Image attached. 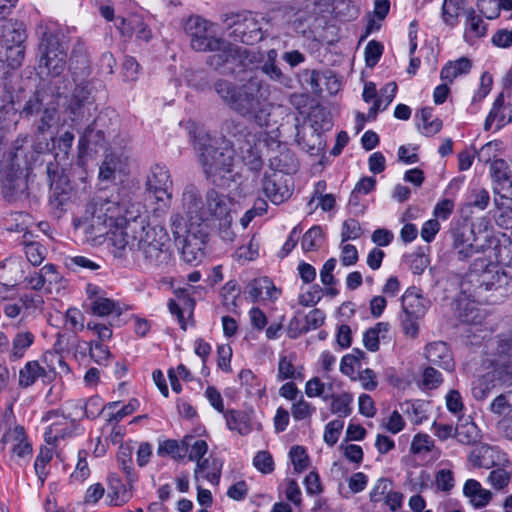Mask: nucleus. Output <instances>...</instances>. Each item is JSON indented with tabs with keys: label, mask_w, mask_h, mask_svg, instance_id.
<instances>
[{
	"label": "nucleus",
	"mask_w": 512,
	"mask_h": 512,
	"mask_svg": "<svg viewBox=\"0 0 512 512\" xmlns=\"http://www.w3.org/2000/svg\"><path fill=\"white\" fill-rule=\"evenodd\" d=\"M493 179L494 202L497 207L512 206V172L508 163L500 158L493 159L490 164Z\"/></svg>",
	"instance_id": "nucleus-8"
},
{
	"label": "nucleus",
	"mask_w": 512,
	"mask_h": 512,
	"mask_svg": "<svg viewBox=\"0 0 512 512\" xmlns=\"http://www.w3.org/2000/svg\"><path fill=\"white\" fill-rule=\"evenodd\" d=\"M133 447L129 444H122L117 454L119 468L125 473L127 481L132 483L136 480L133 468Z\"/></svg>",
	"instance_id": "nucleus-43"
},
{
	"label": "nucleus",
	"mask_w": 512,
	"mask_h": 512,
	"mask_svg": "<svg viewBox=\"0 0 512 512\" xmlns=\"http://www.w3.org/2000/svg\"><path fill=\"white\" fill-rule=\"evenodd\" d=\"M107 208H105L106 211V223L104 228L112 229L115 226L125 224V222L130 221L131 219H128L127 209L124 204H121L116 199H108L107 198Z\"/></svg>",
	"instance_id": "nucleus-34"
},
{
	"label": "nucleus",
	"mask_w": 512,
	"mask_h": 512,
	"mask_svg": "<svg viewBox=\"0 0 512 512\" xmlns=\"http://www.w3.org/2000/svg\"><path fill=\"white\" fill-rule=\"evenodd\" d=\"M427 360L440 368L451 371L454 368L452 353L445 342L430 343L425 348Z\"/></svg>",
	"instance_id": "nucleus-18"
},
{
	"label": "nucleus",
	"mask_w": 512,
	"mask_h": 512,
	"mask_svg": "<svg viewBox=\"0 0 512 512\" xmlns=\"http://www.w3.org/2000/svg\"><path fill=\"white\" fill-rule=\"evenodd\" d=\"M491 371L500 387L512 388V360L496 363Z\"/></svg>",
	"instance_id": "nucleus-55"
},
{
	"label": "nucleus",
	"mask_w": 512,
	"mask_h": 512,
	"mask_svg": "<svg viewBox=\"0 0 512 512\" xmlns=\"http://www.w3.org/2000/svg\"><path fill=\"white\" fill-rule=\"evenodd\" d=\"M465 31L464 38L470 42L477 38L485 37L487 34V25L482 19V15H478L473 7L464 9Z\"/></svg>",
	"instance_id": "nucleus-22"
},
{
	"label": "nucleus",
	"mask_w": 512,
	"mask_h": 512,
	"mask_svg": "<svg viewBox=\"0 0 512 512\" xmlns=\"http://www.w3.org/2000/svg\"><path fill=\"white\" fill-rule=\"evenodd\" d=\"M205 242L202 239L196 237L195 234L189 232L183 240L182 246V259L189 263H196L201 261L204 252Z\"/></svg>",
	"instance_id": "nucleus-31"
},
{
	"label": "nucleus",
	"mask_w": 512,
	"mask_h": 512,
	"mask_svg": "<svg viewBox=\"0 0 512 512\" xmlns=\"http://www.w3.org/2000/svg\"><path fill=\"white\" fill-rule=\"evenodd\" d=\"M69 199L68 182L66 178L57 181L52 180L50 184L49 200L53 207L62 209Z\"/></svg>",
	"instance_id": "nucleus-42"
},
{
	"label": "nucleus",
	"mask_w": 512,
	"mask_h": 512,
	"mask_svg": "<svg viewBox=\"0 0 512 512\" xmlns=\"http://www.w3.org/2000/svg\"><path fill=\"white\" fill-rule=\"evenodd\" d=\"M69 406H74L75 409H79V413L76 414L78 419L86 417L88 419H95L101 415L105 406L102 404L101 398L95 396L89 398L85 403L78 401L76 403L69 402Z\"/></svg>",
	"instance_id": "nucleus-37"
},
{
	"label": "nucleus",
	"mask_w": 512,
	"mask_h": 512,
	"mask_svg": "<svg viewBox=\"0 0 512 512\" xmlns=\"http://www.w3.org/2000/svg\"><path fill=\"white\" fill-rule=\"evenodd\" d=\"M185 457L189 461L199 462L208 452V444L203 439H198L193 435L183 437Z\"/></svg>",
	"instance_id": "nucleus-36"
},
{
	"label": "nucleus",
	"mask_w": 512,
	"mask_h": 512,
	"mask_svg": "<svg viewBox=\"0 0 512 512\" xmlns=\"http://www.w3.org/2000/svg\"><path fill=\"white\" fill-rule=\"evenodd\" d=\"M67 54H60V57L56 58H40L39 69L43 73V68L47 70V75L51 77L60 76L66 68Z\"/></svg>",
	"instance_id": "nucleus-54"
},
{
	"label": "nucleus",
	"mask_w": 512,
	"mask_h": 512,
	"mask_svg": "<svg viewBox=\"0 0 512 512\" xmlns=\"http://www.w3.org/2000/svg\"><path fill=\"white\" fill-rule=\"evenodd\" d=\"M429 306V299L424 297L421 290L415 286L409 287L401 297V310L412 316L424 317Z\"/></svg>",
	"instance_id": "nucleus-15"
},
{
	"label": "nucleus",
	"mask_w": 512,
	"mask_h": 512,
	"mask_svg": "<svg viewBox=\"0 0 512 512\" xmlns=\"http://www.w3.org/2000/svg\"><path fill=\"white\" fill-rule=\"evenodd\" d=\"M269 163L274 173L281 172L284 174H292L296 172L298 168L294 153L286 147H282L278 151V154L270 157Z\"/></svg>",
	"instance_id": "nucleus-28"
},
{
	"label": "nucleus",
	"mask_w": 512,
	"mask_h": 512,
	"mask_svg": "<svg viewBox=\"0 0 512 512\" xmlns=\"http://www.w3.org/2000/svg\"><path fill=\"white\" fill-rule=\"evenodd\" d=\"M199 162L204 174L213 184L221 185L234 165L235 152L229 143L218 141L209 136L202 137L197 142Z\"/></svg>",
	"instance_id": "nucleus-3"
},
{
	"label": "nucleus",
	"mask_w": 512,
	"mask_h": 512,
	"mask_svg": "<svg viewBox=\"0 0 512 512\" xmlns=\"http://www.w3.org/2000/svg\"><path fill=\"white\" fill-rule=\"evenodd\" d=\"M144 231V221L138 220L136 217L131 218L125 224L109 229V239L115 248L114 255L123 257L127 249L136 252L139 235Z\"/></svg>",
	"instance_id": "nucleus-7"
},
{
	"label": "nucleus",
	"mask_w": 512,
	"mask_h": 512,
	"mask_svg": "<svg viewBox=\"0 0 512 512\" xmlns=\"http://www.w3.org/2000/svg\"><path fill=\"white\" fill-rule=\"evenodd\" d=\"M45 375V369L37 361H29L19 372V386L27 388L32 386L39 377Z\"/></svg>",
	"instance_id": "nucleus-44"
},
{
	"label": "nucleus",
	"mask_w": 512,
	"mask_h": 512,
	"mask_svg": "<svg viewBox=\"0 0 512 512\" xmlns=\"http://www.w3.org/2000/svg\"><path fill=\"white\" fill-rule=\"evenodd\" d=\"M43 97L44 92L37 90L33 96L25 102L20 115L25 118L38 115L45 107L43 104Z\"/></svg>",
	"instance_id": "nucleus-58"
},
{
	"label": "nucleus",
	"mask_w": 512,
	"mask_h": 512,
	"mask_svg": "<svg viewBox=\"0 0 512 512\" xmlns=\"http://www.w3.org/2000/svg\"><path fill=\"white\" fill-rule=\"evenodd\" d=\"M281 180L282 176L277 173L265 174L263 178V191L274 204L282 203L289 196V190Z\"/></svg>",
	"instance_id": "nucleus-23"
},
{
	"label": "nucleus",
	"mask_w": 512,
	"mask_h": 512,
	"mask_svg": "<svg viewBox=\"0 0 512 512\" xmlns=\"http://www.w3.org/2000/svg\"><path fill=\"white\" fill-rule=\"evenodd\" d=\"M472 276L476 277L475 281L478 283V289L484 291L506 290L511 281V277L493 263L486 265L481 273H475Z\"/></svg>",
	"instance_id": "nucleus-12"
},
{
	"label": "nucleus",
	"mask_w": 512,
	"mask_h": 512,
	"mask_svg": "<svg viewBox=\"0 0 512 512\" xmlns=\"http://www.w3.org/2000/svg\"><path fill=\"white\" fill-rule=\"evenodd\" d=\"M278 52L276 49H270L265 53L264 60L259 69L271 81L288 86L290 78L286 76L277 65Z\"/></svg>",
	"instance_id": "nucleus-24"
},
{
	"label": "nucleus",
	"mask_w": 512,
	"mask_h": 512,
	"mask_svg": "<svg viewBox=\"0 0 512 512\" xmlns=\"http://www.w3.org/2000/svg\"><path fill=\"white\" fill-rule=\"evenodd\" d=\"M353 397L349 393L333 394L330 410L339 417H347L352 412Z\"/></svg>",
	"instance_id": "nucleus-52"
},
{
	"label": "nucleus",
	"mask_w": 512,
	"mask_h": 512,
	"mask_svg": "<svg viewBox=\"0 0 512 512\" xmlns=\"http://www.w3.org/2000/svg\"><path fill=\"white\" fill-rule=\"evenodd\" d=\"M289 457L297 473H301L308 468L310 461L304 447L293 446L290 449Z\"/></svg>",
	"instance_id": "nucleus-60"
},
{
	"label": "nucleus",
	"mask_w": 512,
	"mask_h": 512,
	"mask_svg": "<svg viewBox=\"0 0 512 512\" xmlns=\"http://www.w3.org/2000/svg\"><path fill=\"white\" fill-rule=\"evenodd\" d=\"M172 180L169 170L165 165L154 164L146 180V190L167 208L172 198Z\"/></svg>",
	"instance_id": "nucleus-9"
},
{
	"label": "nucleus",
	"mask_w": 512,
	"mask_h": 512,
	"mask_svg": "<svg viewBox=\"0 0 512 512\" xmlns=\"http://www.w3.org/2000/svg\"><path fill=\"white\" fill-rule=\"evenodd\" d=\"M64 264L72 272H93L101 268L98 262L86 256H69L65 259Z\"/></svg>",
	"instance_id": "nucleus-51"
},
{
	"label": "nucleus",
	"mask_w": 512,
	"mask_h": 512,
	"mask_svg": "<svg viewBox=\"0 0 512 512\" xmlns=\"http://www.w3.org/2000/svg\"><path fill=\"white\" fill-rule=\"evenodd\" d=\"M510 480L511 472L501 467L493 469L488 476L489 483L496 490L504 489L506 486H508Z\"/></svg>",
	"instance_id": "nucleus-63"
},
{
	"label": "nucleus",
	"mask_w": 512,
	"mask_h": 512,
	"mask_svg": "<svg viewBox=\"0 0 512 512\" xmlns=\"http://www.w3.org/2000/svg\"><path fill=\"white\" fill-rule=\"evenodd\" d=\"M497 386L499 384L494 374L489 371L473 383L472 395L478 401L485 400Z\"/></svg>",
	"instance_id": "nucleus-39"
},
{
	"label": "nucleus",
	"mask_w": 512,
	"mask_h": 512,
	"mask_svg": "<svg viewBox=\"0 0 512 512\" xmlns=\"http://www.w3.org/2000/svg\"><path fill=\"white\" fill-rule=\"evenodd\" d=\"M471 67V61L466 57H461L456 61L446 63L441 69L440 78L451 83L459 75L467 74Z\"/></svg>",
	"instance_id": "nucleus-38"
},
{
	"label": "nucleus",
	"mask_w": 512,
	"mask_h": 512,
	"mask_svg": "<svg viewBox=\"0 0 512 512\" xmlns=\"http://www.w3.org/2000/svg\"><path fill=\"white\" fill-rule=\"evenodd\" d=\"M34 335L30 331L18 332L12 341V349L10 351V358L18 360L22 358L26 350L34 343Z\"/></svg>",
	"instance_id": "nucleus-48"
},
{
	"label": "nucleus",
	"mask_w": 512,
	"mask_h": 512,
	"mask_svg": "<svg viewBox=\"0 0 512 512\" xmlns=\"http://www.w3.org/2000/svg\"><path fill=\"white\" fill-rule=\"evenodd\" d=\"M316 411V408L307 402L303 396L294 402L291 407V414L296 421H301L310 418Z\"/></svg>",
	"instance_id": "nucleus-61"
},
{
	"label": "nucleus",
	"mask_w": 512,
	"mask_h": 512,
	"mask_svg": "<svg viewBox=\"0 0 512 512\" xmlns=\"http://www.w3.org/2000/svg\"><path fill=\"white\" fill-rule=\"evenodd\" d=\"M222 466L223 463L219 458L203 457L199 462H196L194 477L198 480L199 475L205 473L204 478L212 484H218L221 477Z\"/></svg>",
	"instance_id": "nucleus-26"
},
{
	"label": "nucleus",
	"mask_w": 512,
	"mask_h": 512,
	"mask_svg": "<svg viewBox=\"0 0 512 512\" xmlns=\"http://www.w3.org/2000/svg\"><path fill=\"white\" fill-rule=\"evenodd\" d=\"M106 118V113H100L93 123L84 130L79 140L82 147L89 145H94L95 147L104 146L106 134L108 133L103 129L106 123Z\"/></svg>",
	"instance_id": "nucleus-19"
},
{
	"label": "nucleus",
	"mask_w": 512,
	"mask_h": 512,
	"mask_svg": "<svg viewBox=\"0 0 512 512\" xmlns=\"http://www.w3.org/2000/svg\"><path fill=\"white\" fill-rule=\"evenodd\" d=\"M456 440L464 445H474L481 440V433L474 422H465L455 427Z\"/></svg>",
	"instance_id": "nucleus-41"
},
{
	"label": "nucleus",
	"mask_w": 512,
	"mask_h": 512,
	"mask_svg": "<svg viewBox=\"0 0 512 512\" xmlns=\"http://www.w3.org/2000/svg\"><path fill=\"white\" fill-rule=\"evenodd\" d=\"M213 87L232 110L244 117L253 118L260 126L268 124L272 107L269 102L270 85L263 79L254 75L241 86L226 79H218Z\"/></svg>",
	"instance_id": "nucleus-1"
},
{
	"label": "nucleus",
	"mask_w": 512,
	"mask_h": 512,
	"mask_svg": "<svg viewBox=\"0 0 512 512\" xmlns=\"http://www.w3.org/2000/svg\"><path fill=\"white\" fill-rule=\"evenodd\" d=\"M245 293L252 302L265 299H276L278 290L268 277H261L250 281L245 287Z\"/></svg>",
	"instance_id": "nucleus-20"
},
{
	"label": "nucleus",
	"mask_w": 512,
	"mask_h": 512,
	"mask_svg": "<svg viewBox=\"0 0 512 512\" xmlns=\"http://www.w3.org/2000/svg\"><path fill=\"white\" fill-rule=\"evenodd\" d=\"M108 504L112 507H120L126 504L132 497V493L122 482L117 473H110L107 476Z\"/></svg>",
	"instance_id": "nucleus-21"
},
{
	"label": "nucleus",
	"mask_w": 512,
	"mask_h": 512,
	"mask_svg": "<svg viewBox=\"0 0 512 512\" xmlns=\"http://www.w3.org/2000/svg\"><path fill=\"white\" fill-rule=\"evenodd\" d=\"M462 9L458 0H444L441 9L443 22L447 26L455 27L459 22V13Z\"/></svg>",
	"instance_id": "nucleus-56"
},
{
	"label": "nucleus",
	"mask_w": 512,
	"mask_h": 512,
	"mask_svg": "<svg viewBox=\"0 0 512 512\" xmlns=\"http://www.w3.org/2000/svg\"><path fill=\"white\" fill-rule=\"evenodd\" d=\"M323 232L320 226L311 227L302 237L301 246L305 252L317 250L321 246Z\"/></svg>",
	"instance_id": "nucleus-57"
},
{
	"label": "nucleus",
	"mask_w": 512,
	"mask_h": 512,
	"mask_svg": "<svg viewBox=\"0 0 512 512\" xmlns=\"http://www.w3.org/2000/svg\"><path fill=\"white\" fill-rule=\"evenodd\" d=\"M428 405L429 404L427 402L421 400L406 401L401 404V409L404 413L407 414L412 423L418 425L427 419Z\"/></svg>",
	"instance_id": "nucleus-47"
},
{
	"label": "nucleus",
	"mask_w": 512,
	"mask_h": 512,
	"mask_svg": "<svg viewBox=\"0 0 512 512\" xmlns=\"http://www.w3.org/2000/svg\"><path fill=\"white\" fill-rule=\"evenodd\" d=\"M213 28L212 22L200 16H190L184 24V31L190 38L191 47L199 52L217 49L223 44V38L217 37Z\"/></svg>",
	"instance_id": "nucleus-6"
},
{
	"label": "nucleus",
	"mask_w": 512,
	"mask_h": 512,
	"mask_svg": "<svg viewBox=\"0 0 512 512\" xmlns=\"http://www.w3.org/2000/svg\"><path fill=\"white\" fill-rule=\"evenodd\" d=\"M410 453L428 461H436L441 456L440 448L435 445L432 437L426 433H417L413 437Z\"/></svg>",
	"instance_id": "nucleus-17"
},
{
	"label": "nucleus",
	"mask_w": 512,
	"mask_h": 512,
	"mask_svg": "<svg viewBox=\"0 0 512 512\" xmlns=\"http://www.w3.org/2000/svg\"><path fill=\"white\" fill-rule=\"evenodd\" d=\"M226 426L240 435H248L252 431L251 415L242 410L230 409L223 413Z\"/></svg>",
	"instance_id": "nucleus-25"
},
{
	"label": "nucleus",
	"mask_w": 512,
	"mask_h": 512,
	"mask_svg": "<svg viewBox=\"0 0 512 512\" xmlns=\"http://www.w3.org/2000/svg\"><path fill=\"white\" fill-rule=\"evenodd\" d=\"M91 310L93 314L98 316H108L115 314L121 315L122 309L118 302L111 300L104 296L96 297L91 303Z\"/></svg>",
	"instance_id": "nucleus-49"
},
{
	"label": "nucleus",
	"mask_w": 512,
	"mask_h": 512,
	"mask_svg": "<svg viewBox=\"0 0 512 512\" xmlns=\"http://www.w3.org/2000/svg\"><path fill=\"white\" fill-rule=\"evenodd\" d=\"M475 241L473 229L459 228L453 232V248L457 251L459 259L466 260L479 252Z\"/></svg>",
	"instance_id": "nucleus-16"
},
{
	"label": "nucleus",
	"mask_w": 512,
	"mask_h": 512,
	"mask_svg": "<svg viewBox=\"0 0 512 512\" xmlns=\"http://www.w3.org/2000/svg\"><path fill=\"white\" fill-rule=\"evenodd\" d=\"M2 443L10 446L11 454L18 458L30 457L33 453V446L26 430L21 425L9 428L2 436Z\"/></svg>",
	"instance_id": "nucleus-13"
},
{
	"label": "nucleus",
	"mask_w": 512,
	"mask_h": 512,
	"mask_svg": "<svg viewBox=\"0 0 512 512\" xmlns=\"http://www.w3.org/2000/svg\"><path fill=\"white\" fill-rule=\"evenodd\" d=\"M235 64L237 63L244 70L259 68L264 60L265 53L258 49H247L235 46Z\"/></svg>",
	"instance_id": "nucleus-32"
},
{
	"label": "nucleus",
	"mask_w": 512,
	"mask_h": 512,
	"mask_svg": "<svg viewBox=\"0 0 512 512\" xmlns=\"http://www.w3.org/2000/svg\"><path fill=\"white\" fill-rule=\"evenodd\" d=\"M66 424L65 421L53 422L45 432V441L48 444H55L59 439H64L71 435V431L68 428H62V425Z\"/></svg>",
	"instance_id": "nucleus-62"
},
{
	"label": "nucleus",
	"mask_w": 512,
	"mask_h": 512,
	"mask_svg": "<svg viewBox=\"0 0 512 512\" xmlns=\"http://www.w3.org/2000/svg\"><path fill=\"white\" fill-rule=\"evenodd\" d=\"M26 26L17 19H0V48L13 44H24Z\"/></svg>",
	"instance_id": "nucleus-14"
},
{
	"label": "nucleus",
	"mask_w": 512,
	"mask_h": 512,
	"mask_svg": "<svg viewBox=\"0 0 512 512\" xmlns=\"http://www.w3.org/2000/svg\"><path fill=\"white\" fill-rule=\"evenodd\" d=\"M39 42L40 58H56L60 54H67V48L60 42L59 33L53 23L40 22L36 27Z\"/></svg>",
	"instance_id": "nucleus-10"
},
{
	"label": "nucleus",
	"mask_w": 512,
	"mask_h": 512,
	"mask_svg": "<svg viewBox=\"0 0 512 512\" xmlns=\"http://www.w3.org/2000/svg\"><path fill=\"white\" fill-rule=\"evenodd\" d=\"M489 203V192L485 188L474 187L470 189L467 194L463 210L474 208L479 211H483L488 207Z\"/></svg>",
	"instance_id": "nucleus-45"
},
{
	"label": "nucleus",
	"mask_w": 512,
	"mask_h": 512,
	"mask_svg": "<svg viewBox=\"0 0 512 512\" xmlns=\"http://www.w3.org/2000/svg\"><path fill=\"white\" fill-rule=\"evenodd\" d=\"M52 458V449L46 446H42L34 462L35 474L37 475L41 485H43L45 480L47 479L49 471L46 469V467L50 463Z\"/></svg>",
	"instance_id": "nucleus-53"
},
{
	"label": "nucleus",
	"mask_w": 512,
	"mask_h": 512,
	"mask_svg": "<svg viewBox=\"0 0 512 512\" xmlns=\"http://www.w3.org/2000/svg\"><path fill=\"white\" fill-rule=\"evenodd\" d=\"M183 208L192 225H198L209 220H224L226 225L231 217L232 200L210 189L206 193V202L203 204L198 189L194 185H187L182 194Z\"/></svg>",
	"instance_id": "nucleus-2"
},
{
	"label": "nucleus",
	"mask_w": 512,
	"mask_h": 512,
	"mask_svg": "<svg viewBox=\"0 0 512 512\" xmlns=\"http://www.w3.org/2000/svg\"><path fill=\"white\" fill-rule=\"evenodd\" d=\"M24 55V44H13L0 48V61H6L8 66L12 69H16L21 66Z\"/></svg>",
	"instance_id": "nucleus-46"
},
{
	"label": "nucleus",
	"mask_w": 512,
	"mask_h": 512,
	"mask_svg": "<svg viewBox=\"0 0 512 512\" xmlns=\"http://www.w3.org/2000/svg\"><path fill=\"white\" fill-rule=\"evenodd\" d=\"M125 162L118 154H108L105 156L99 168V179L101 181H113L116 173H122L125 169Z\"/></svg>",
	"instance_id": "nucleus-33"
},
{
	"label": "nucleus",
	"mask_w": 512,
	"mask_h": 512,
	"mask_svg": "<svg viewBox=\"0 0 512 512\" xmlns=\"http://www.w3.org/2000/svg\"><path fill=\"white\" fill-rule=\"evenodd\" d=\"M421 318L412 316L408 312L401 310L399 314V320L403 333L411 338H416L419 333V320Z\"/></svg>",
	"instance_id": "nucleus-59"
},
{
	"label": "nucleus",
	"mask_w": 512,
	"mask_h": 512,
	"mask_svg": "<svg viewBox=\"0 0 512 512\" xmlns=\"http://www.w3.org/2000/svg\"><path fill=\"white\" fill-rule=\"evenodd\" d=\"M443 382L442 374L433 367H426L422 372V388L437 389Z\"/></svg>",
	"instance_id": "nucleus-64"
},
{
	"label": "nucleus",
	"mask_w": 512,
	"mask_h": 512,
	"mask_svg": "<svg viewBox=\"0 0 512 512\" xmlns=\"http://www.w3.org/2000/svg\"><path fill=\"white\" fill-rule=\"evenodd\" d=\"M215 52L207 59V64L215 70L223 68L227 64H235V45L223 39L219 48L209 50Z\"/></svg>",
	"instance_id": "nucleus-29"
},
{
	"label": "nucleus",
	"mask_w": 512,
	"mask_h": 512,
	"mask_svg": "<svg viewBox=\"0 0 512 512\" xmlns=\"http://www.w3.org/2000/svg\"><path fill=\"white\" fill-rule=\"evenodd\" d=\"M174 298L168 300L169 312L177 318V321L184 331L187 329V319L191 318L195 308V300L185 288L174 290Z\"/></svg>",
	"instance_id": "nucleus-11"
},
{
	"label": "nucleus",
	"mask_w": 512,
	"mask_h": 512,
	"mask_svg": "<svg viewBox=\"0 0 512 512\" xmlns=\"http://www.w3.org/2000/svg\"><path fill=\"white\" fill-rule=\"evenodd\" d=\"M224 22L236 42L254 45L264 38L262 23L252 13L227 15Z\"/></svg>",
	"instance_id": "nucleus-5"
},
{
	"label": "nucleus",
	"mask_w": 512,
	"mask_h": 512,
	"mask_svg": "<svg viewBox=\"0 0 512 512\" xmlns=\"http://www.w3.org/2000/svg\"><path fill=\"white\" fill-rule=\"evenodd\" d=\"M295 358L296 356L294 354L280 355L277 372L278 381L288 379L302 380L304 378V374L302 372L303 368L300 367L298 369L294 365Z\"/></svg>",
	"instance_id": "nucleus-35"
},
{
	"label": "nucleus",
	"mask_w": 512,
	"mask_h": 512,
	"mask_svg": "<svg viewBox=\"0 0 512 512\" xmlns=\"http://www.w3.org/2000/svg\"><path fill=\"white\" fill-rule=\"evenodd\" d=\"M183 439L178 441L175 439H166L159 442L157 454L160 457L170 456L174 460L185 458Z\"/></svg>",
	"instance_id": "nucleus-50"
},
{
	"label": "nucleus",
	"mask_w": 512,
	"mask_h": 512,
	"mask_svg": "<svg viewBox=\"0 0 512 512\" xmlns=\"http://www.w3.org/2000/svg\"><path fill=\"white\" fill-rule=\"evenodd\" d=\"M397 92V85L395 82H389L387 83L382 89H381V95L379 98L375 99L373 105L370 107L367 118L374 120L378 114V111L381 109L385 110L391 102L394 100Z\"/></svg>",
	"instance_id": "nucleus-40"
},
{
	"label": "nucleus",
	"mask_w": 512,
	"mask_h": 512,
	"mask_svg": "<svg viewBox=\"0 0 512 512\" xmlns=\"http://www.w3.org/2000/svg\"><path fill=\"white\" fill-rule=\"evenodd\" d=\"M107 198L102 196H95L87 204L85 215L86 220L91 222L92 227L101 228L106 223Z\"/></svg>",
	"instance_id": "nucleus-30"
},
{
	"label": "nucleus",
	"mask_w": 512,
	"mask_h": 512,
	"mask_svg": "<svg viewBox=\"0 0 512 512\" xmlns=\"http://www.w3.org/2000/svg\"><path fill=\"white\" fill-rule=\"evenodd\" d=\"M463 494L469 498L475 508L485 507L492 499V493L484 489L480 482L475 479H468L463 487Z\"/></svg>",
	"instance_id": "nucleus-27"
},
{
	"label": "nucleus",
	"mask_w": 512,
	"mask_h": 512,
	"mask_svg": "<svg viewBox=\"0 0 512 512\" xmlns=\"http://www.w3.org/2000/svg\"><path fill=\"white\" fill-rule=\"evenodd\" d=\"M136 257L141 258L147 268L165 272L173 260L167 231L162 227L145 226V231L139 235Z\"/></svg>",
	"instance_id": "nucleus-4"
}]
</instances>
